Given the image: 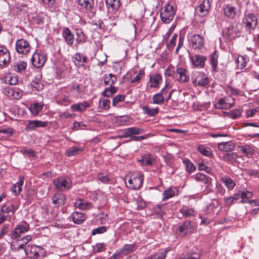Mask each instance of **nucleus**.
Segmentation results:
<instances>
[{"label": "nucleus", "instance_id": "f257e3e1", "mask_svg": "<svg viewBox=\"0 0 259 259\" xmlns=\"http://www.w3.org/2000/svg\"><path fill=\"white\" fill-rule=\"evenodd\" d=\"M175 12L174 7L167 4L164 6L163 11L160 13L161 21L164 23H169L173 19Z\"/></svg>", "mask_w": 259, "mask_h": 259}, {"label": "nucleus", "instance_id": "f03ea898", "mask_svg": "<svg viewBox=\"0 0 259 259\" xmlns=\"http://www.w3.org/2000/svg\"><path fill=\"white\" fill-rule=\"evenodd\" d=\"M53 184L57 190L62 191L69 190L72 186L71 180L67 177H60L54 179Z\"/></svg>", "mask_w": 259, "mask_h": 259}, {"label": "nucleus", "instance_id": "7ed1b4c3", "mask_svg": "<svg viewBox=\"0 0 259 259\" xmlns=\"http://www.w3.org/2000/svg\"><path fill=\"white\" fill-rule=\"evenodd\" d=\"M242 23L245 25L247 29L254 30L257 27L258 20L255 14L249 13L244 16Z\"/></svg>", "mask_w": 259, "mask_h": 259}, {"label": "nucleus", "instance_id": "20e7f679", "mask_svg": "<svg viewBox=\"0 0 259 259\" xmlns=\"http://www.w3.org/2000/svg\"><path fill=\"white\" fill-rule=\"evenodd\" d=\"M191 79L194 86L203 87L208 84V79L203 72L195 73L192 76Z\"/></svg>", "mask_w": 259, "mask_h": 259}, {"label": "nucleus", "instance_id": "39448f33", "mask_svg": "<svg viewBox=\"0 0 259 259\" xmlns=\"http://www.w3.org/2000/svg\"><path fill=\"white\" fill-rule=\"evenodd\" d=\"M29 230V225L26 222H24L18 225L11 233V237L13 239H18L21 237L22 234L28 231Z\"/></svg>", "mask_w": 259, "mask_h": 259}, {"label": "nucleus", "instance_id": "423d86ee", "mask_svg": "<svg viewBox=\"0 0 259 259\" xmlns=\"http://www.w3.org/2000/svg\"><path fill=\"white\" fill-rule=\"evenodd\" d=\"M46 60L47 56L42 52H35L31 57L33 65L37 68L42 67L46 63Z\"/></svg>", "mask_w": 259, "mask_h": 259}, {"label": "nucleus", "instance_id": "0eeeda50", "mask_svg": "<svg viewBox=\"0 0 259 259\" xmlns=\"http://www.w3.org/2000/svg\"><path fill=\"white\" fill-rule=\"evenodd\" d=\"M15 47L18 53L24 55L27 54L31 50V46L28 41L23 38L17 40Z\"/></svg>", "mask_w": 259, "mask_h": 259}, {"label": "nucleus", "instance_id": "6e6552de", "mask_svg": "<svg viewBox=\"0 0 259 259\" xmlns=\"http://www.w3.org/2000/svg\"><path fill=\"white\" fill-rule=\"evenodd\" d=\"M28 251H30V257L33 259L43 258L46 255V251L39 246H29Z\"/></svg>", "mask_w": 259, "mask_h": 259}, {"label": "nucleus", "instance_id": "1a4fd4ad", "mask_svg": "<svg viewBox=\"0 0 259 259\" xmlns=\"http://www.w3.org/2000/svg\"><path fill=\"white\" fill-rule=\"evenodd\" d=\"M189 41L190 45L195 50L201 49L204 46L205 42L204 37L199 34L193 35Z\"/></svg>", "mask_w": 259, "mask_h": 259}, {"label": "nucleus", "instance_id": "9d476101", "mask_svg": "<svg viewBox=\"0 0 259 259\" xmlns=\"http://www.w3.org/2000/svg\"><path fill=\"white\" fill-rule=\"evenodd\" d=\"M210 9V3L208 0H204L203 3L196 8V14L200 17L206 15Z\"/></svg>", "mask_w": 259, "mask_h": 259}, {"label": "nucleus", "instance_id": "9b49d317", "mask_svg": "<svg viewBox=\"0 0 259 259\" xmlns=\"http://www.w3.org/2000/svg\"><path fill=\"white\" fill-rule=\"evenodd\" d=\"M193 228L191 222L186 221L180 225L177 228V232H178L183 236H185L191 232V230Z\"/></svg>", "mask_w": 259, "mask_h": 259}, {"label": "nucleus", "instance_id": "f8f14e48", "mask_svg": "<svg viewBox=\"0 0 259 259\" xmlns=\"http://www.w3.org/2000/svg\"><path fill=\"white\" fill-rule=\"evenodd\" d=\"M48 125V121H42L38 120H29L25 126V130L27 131L34 130L37 127H46Z\"/></svg>", "mask_w": 259, "mask_h": 259}, {"label": "nucleus", "instance_id": "ddd939ff", "mask_svg": "<svg viewBox=\"0 0 259 259\" xmlns=\"http://www.w3.org/2000/svg\"><path fill=\"white\" fill-rule=\"evenodd\" d=\"M128 187L134 190H138L141 188L143 184V176H139L131 178L128 181Z\"/></svg>", "mask_w": 259, "mask_h": 259}, {"label": "nucleus", "instance_id": "4468645a", "mask_svg": "<svg viewBox=\"0 0 259 259\" xmlns=\"http://www.w3.org/2000/svg\"><path fill=\"white\" fill-rule=\"evenodd\" d=\"M11 60L10 53L8 50L3 47H0V65L8 64Z\"/></svg>", "mask_w": 259, "mask_h": 259}, {"label": "nucleus", "instance_id": "2eb2a0df", "mask_svg": "<svg viewBox=\"0 0 259 259\" xmlns=\"http://www.w3.org/2000/svg\"><path fill=\"white\" fill-rule=\"evenodd\" d=\"M72 60L76 67H80L84 66L88 61V58L82 54L76 53L72 57Z\"/></svg>", "mask_w": 259, "mask_h": 259}, {"label": "nucleus", "instance_id": "dca6fc26", "mask_svg": "<svg viewBox=\"0 0 259 259\" xmlns=\"http://www.w3.org/2000/svg\"><path fill=\"white\" fill-rule=\"evenodd\" d=\"M78 5L88 12H94V0H78Z\"/></svg>", "mask_w": 259, "mask_h": 259}, {"label": "nucleus", "instance_id": "f3484780", "mask_svg": "<svg viewBox=\"0 0 259 259\" xmlns=\"http://www.w3.org/2000/svg\"><path fill=\"white\" fill-rule=\"evenodd\" d=\"M190 59L194 66L202 68H203L205 65V62L207 58L203 56L195 55L192 56Z\"/></svg>", "mask_w": 259, "mask_h": 259}, {"label": "nucleus", "instance_id": "a211bd4d", "mask_svg": "<svg viewBox=\"0 0 259 259\" xmlns=\"http://www.w3.org/2000/svg\"><path fill=\"white\" fill-rule=\"evenodd\" d=\"M62 36L66 43L71 46L74 42V35L68 27H64L62 29Z\"/></svg>", "mask_w": 259, "mask_h": 259}, {"label": "nucleus", "instance_id": "6ab92c4d", "mask_svg": "<svg viewBox=\"0 0 259 259\" xmlns=\"http://www.w3.org/2000/svg\"><path fill=\"white\" fill-rule=\"evenodd\" d=\"M239 29L237 26L230 25L226 29L225 35L229 39L231 40L239 36Z\"/></svg>", "mask_w": 259, "mask_h": 259}, {"label": "nucleus", "instance_id": "aec40b11", "mask_svg": "<svg viewBox=\"0 0 259 259\" xmlns=\"http://www.w3.org/2000/svg\"><path fill=\"white\" fill-rule=\"evenodd\" d=\"M154 161V156L149 153L142 155L141 159L138 160L142 165L144 166H151Z\"/></svg>", "mask_w": 259, "mask_h": 259}, {"label": "nucleus", "instance_id": "412c9836", "mask_svg": "<svg viewBox=\"0 0 259 259\" xmlns=\"http://www.w3.org/2000/svg\"><path fill=\"white\" fill-rule=\"evenodd\" d=\"M143 132L144 130L142 128H139L137 127H132L125 130L123 137H131L132 138L133 136H135L134 135L141 134Z\"/></svg>", "mask_w": 259, "mask_h": 259}, {"label": "nucleus", "instance_id": "4be33fe9", "mask_svg": "<svg viewBox=\"0 0 259 259\" xmlns=\"http://www.w3.org/2000/svg\"><path fill=\"white\" fill-rule=\"evenodd\" d=\"M31 89L33 91H40L44 89V84L41 80V75L38 74L31 83Z\"/></svg>", "mask_w": 259, "mask_h": 259}, {"label": "nucleus", "instance_id": "5701e85b", "mask_svg": "<svg viewBox=\"0 0 259 259\" xmlns=\"http://www.w3.org/2000/svg\"><path fill=\"white\" fill-rule=\"evenodd\" d=\"M108 12L117 11L120 7V0H105Z\"/></svg>", "mask_w": 259, "mask_h": 259}, {"label": "nucleus", "instance_id": "b1692460", "mask_svg": "<svg viewBox=\"0 0 259 259\" xmlns=\"http://www.w3.org/2000/svg\"><path fill=\"white\" fill-rule=\"evenodd\" d=\"M90 106V105L87 101H84L82 103L72 104L71 105L70 108L73 112H82Z\"/></svg>", "mask_w": 259, "mask_h": 259}, {"label": "nucleus", "instance_id": "393cba45", "mask_svg": "<svg viewBox=\"0 0 259 259\" xmlns=\"http://www.w3.org/2000/svg\"><path fill=\"white\" fill-rule=\"evenodd\" d=\"M65 196L63 193H57L52 197L53 203L57 206H60L65 203Z\"/></svg>", "mask_w": 259, "mask_h": 259}, {"label": "nucleus", "instance_id": "a878e982", "mask_svg": "<svg viewBox=\"0 0 259 259\" xmlns=\"http://www.w3.org/2000/svg\"><path fill=\"white\" fill-rule=\"evenodd\" d=\"M167 87V84L166 83L164 88H163L160 93L155 94L152 98L153 103L156 104H162L164 101V95L165 88Z\"/></svg>", "mask_w": 259, "mask_h": 259}, {"label": "nucleus", "instance_id": "bb28decb", "mask_svg": "<svg viewBox=\"0 0 259 259\" xmlns=\"http://www.w3.org/2000/svg\"><path fill=\"white\" fill-rule=\"evenodd\" d=\"M239 148L241 152L248 158L251 157L254 151L253 146L247 144L241 146Z\"/></svg>", "mask_w": 259, "mask_h": 259}, {"label": "nucleus", "instance_id": "cd10ccee", "mask_svg": "<svg viewBox=\"0 0 259 259\" xmlns=\"http://www.w3.org/2000/svg\"><path fill=\"white\" fill-rule=\"evenodd\" d=\"M44 104L35 102L31 104L29 109L32 115L36 116L42 110Z\"/></svg>", "mask_w": 259, "mask_h": 259}, {"label": "nucleus", "instance_id": "c85d7f7f", "mask_svg": "<svg viewBox=\"0 0 259 259\" xmlns=\"http://www.w3.org/2000/svg\"><path fill=\"white\" fill-rule=\"evenodd\" d=\"M224 13L226 17L229 19H235L236 15V8L234 7L227 5L224 9Z\"/></svg>", "mask_w": 259, "mask_h": 259}, {"label": "nucleus", "instance_id": "c756f323", "mask_svg": "<svg viewBox=\"0 0 259 259\" xmlns=\"http://www.w3.org/2000/svg\"><path fill=\"white\" fill-rule=\"evenodd\" d=\"M218 149L223 151L230 152L233 150L235 147L234 144L231 141L221 143L218 144Z\"/></svg>", "mask_w": 259, "mask_h": 259}, {"label": "nucleus", "instance_id": "7c9ffc66", "mask_svg": "<svg viewBox=\"0 0 259 259\" xmlns=\"http://www.w3.org/2000/svg\"><path fill=\"white\" fill-rule=\"evenodd\" d=\"M228 100H226L224 99H220L218 103L215 105V108L221 109H226L232 107L234 104L228 102Z\"/></svg>", "mask_w": 259, "mask_h": 259}, {"label": "nucleus", "instance_id": "2f4dec72", "mask_svg": "<svg viewBox=\"0 0 259 259\" xmlns=\"http://www.w3.org/2000/svg\"><path fill=\"white\" fill-rule=\"evenodd\" d=\"M161 80V76L158 73H154L152 76L150 75L149 82L150 83V87L157 88L158 87Z\"/></svg>", "mask_w": 259, "mask_h": 259}, {"label": "nucleus", "instance_id": "473e14b6", "mask_svg": "<svg viewBox=\"0 0 259 259\" xmlns=\"http://www.w3.org/2000/svg\"><path fill=\"white\" fill-rule=\"evenodd\" d=\"M177 73L179 75L180 77L178 80L182 82L188 81L189 79V76L187 75L188 71L183 68H178L177 69Z\"/></svg>", "mask_w": 259, "mask_h": 259}, {"label": "nucleus", "instance_id": "72a5a7b5", "mask_svg": "<svg viewBox=\"0 0 259 259\" xmlns=\"http://www.w3.org/2000/svg\"><path fill=\"white\" fill-rule=\"evenodd\" d=\"M86 219L85 215L81 212H74L72 213V220L76 224H82Z\"/></svg>", "mask_w": 259, "mask_h": 259}, {"label": "nucleus", "instance_id": "f704fd0d", "mask_svg": "<svg viewBox=\"0 0 259 259\" xmlns=\"http://www.w3.org/2000/svg\"><path fill=\"white\" fill-rule=\"evenodd\" d=\"M25 178L24 176H21L19 178V181L16 183L11 188L12 191L16 195L19 194L22 191V186L23 185Z\"/></svg>", "mask_w": 259, "mask_h": 259}, {"label": "nucleus", "instance_id": "c9c22d12", "mask_svg": "<svg viewBox=\"0 0 259 259\" xmlns=\"http://www.w3.org/2000/svg\"><path fill=\"white\" fill-rule=\"evenodd\" d=\"M221 181L225 184L228 190H232L236 185L235 183L229 176L221 178Z\"/></svg>", "mask_w": 259, "mask_h": 259}, {"label": "nucleus", "instance_id": "e433bc0d", "mask_svg": "<svg viewBox=\"0 0 259 259\" xmlns=\"http://www.w3.org/2000/svg\"><path fill=\"white\" fill-rule=\"evenodd\" d=\"M18 206L16 205L11 204L10 205H3L1 209V212L3 213H11L13 214L17 209Z\"/></svg>", "mask_w": 259, "mask_h": 259}, {"label": "nucleus", "instance_id": "4c0bfd02", "mask_svg": "<svg viewBox=\"0 0 259 259\" xmlns=\"http://www.w3.org/2000/svg\"><path fill=\"white\" fill-rule=\"evenodd\" d=\"M143 113L148 115V116H156L159 111L158 107L155 108H150L148 106H145L142 108Z\"/></svg>", "mask_w": 259, "mask_h": 259}, {"label": "nucleus", "instance_id": "58836bf2", "mask_svg": "<svg viewBox=\"0 0 259 259\" xmlns=\"http://www.w3.org/2000/svg\"><path fill=\"white\" fill-rule=\"evenodd\" d=\"M117 78L116 76L111 73L109 75L106 74L104 76V82L105 85H110V87L113 86Z\"/></svg>", "mask_w": 259, "mask_h": 259}, {"label": "nucleus", "instance_id": "ea45409f", "mask_svg": "<svg viewBox=\"0 0 259 259\" xmlns=\"http://www.w3.org/2000/svg\"><path fill=\"white\" fill-rule=\"evenodd\" d=\"M27 67V63L23 61L16 62L13 66V69L18 72H21L24 70Z\"/></svg>", "mask_w": 259, "mask_h": 259}, {"label": "nucleus", "instance_id": "a19ab883", "mask_svg": "<svg viewBox=\"0 0 259 259\" xmlns=\"http://www.w3.org/2000/svg\"><path fill=\"white\" fill-rule=\"evenodd\" d=\"M240 198V193H235L233 196L224 198L225 204L227 206H230L234 203L235 201L238 200Z\"/></svg>", "mask_w": 259, "mask_h": 259}, {"label": "nucleus", "instance_id": "79ce46f5", "mask_svg": "<svg viewBox=\"0 0 259 259\" xmlns=\"http://www.w3.org/2000/svg\"><path fill=\"white\" fill-rule=\"evenodd\" d=\"M218 56H219L217 51H214L210 55V63L212 66V68L214 71H217Z\"/></svg>", "mask_w": 259, "mask_h": 259}, {"label": "nucleus", "instance_id": "37998d69", "mask_svg": "<svg viewBox=\"0 0 259 259\" xmlns=\"http://www.w3.org/2000/svg\"><path fill=\"white\" fill-rule=\"evenodd\" d=\"M76 34V41L78 44H83L86 41V36L81 29H77Z\"/></svg>", "mask_w": 259, "mask_h": 259}, {"label": "nucleus", "instance_id": "c03bdc74", "mask_svg": "<svg viewBox=\"0 0 259 259\" xmlns=\"http://www.w3.org/2000/svg\"><path fill=\"white\" fill-rule=\"evenodd\" d=\"M74 205L76 207L82 209H86L92 206L91 203L86 202L83 199L77 200Z\"/></svg>", "mask_w": 259, "mask_h": 259}, {"label": "nucleus", "instance_id": "a18cd8bd", "mask_svg": "<svg viewBox=\"0 0 259 259\" xmlns=\"http://www.w3.org/2000/svg\"><path fill=\"white\" fill-rule=\"evenodd\" d=\"M197 150L200 153L205 156L211 157L212 155L210 149L208 147H205L204 145H200L198 146Z\"/></svg>", "mask_w": 259, "mask_h": 259}, {"label": "nucleus", "instance_id": "49530a36", "mask_svg": "<svg viewBox=\"0 0 259 259\" xmlns=\"http://www.w3.org/2000/svg\"><path fill=\"white\" fill-rule=\"evenodd\" d=\"M201 255V251L197 250L196 251H191L189 252L187 254V256L180 259H200Z\"/></svg>", "mask_w": 259, "mask_h": 259}, {"label": "nucleus", "instance_id": "de8ad7c7", "mask_svg": "<svg viewBox=\"0 0 259 259\" xmlns=\"http://www.w3.org/2000/svg\"><path fill=\"white\" fill-rule=\"evenodd\" d=\"M224 113L229 117L232 119H236L241 115V112L240 109H235L230 112H225Z\"/></svg>", "mask_w": 259, "mask_h": 259}, {"label": "nucleus", "instance_id": "09e8293b", "mask_svg": "<svg viewBox=\"0 0 259 259\" xmlns=\"http://www.w3.org/2000/svg\"><path fill=\"white\" fill-rule=\"evenodd\" d=\"M135 249V244H125L123 247L120 250L121 254L124 253L125 254L131 253Z\"/></svg>", "mask_w": 259, "mask_h": 259}, {"label": "nucleus", "instance_id": "8fccbe9b", "mask_svg": "<svg viewBox=\"0 0 259 259\" xmlns=\"http://www.w3.org/2000/svg\"><path fill=\"white\" fill-rule=\"evenodd\" d=\"M237 67L239 69L244 68L246 65V58L242 56H239L236 60Z\"/></svg>", "mask_w": 259, "mask_h": 259}, {"label": "nucleus", "instance_id": "3c124183", "mask_svg": "<svg viewBox=\"0 0 259 259\" xmlns=\"http://www.w3.org/2000/svg\"><path fill=\"white\" fill-rule=\"evenodd\" d=\"M237 157L236 153H226L223 154V159L224 160L228 162L234 161Z\"/></svg>", "mask_w": 259, "mask_h": 259}, {"label": "nucleus", "instance_id": "603ef678", "mask_svg": "<svg viewBox=\"0 0 259 259\" xmlns=\"http://www.w3.org/2000/svg\"><path fill=\"white\" fill-rule=\"evenodd\" d=\"M167 251L163 250L161 251L156 252L154 254L148 257L149 259H164L166 257Z\"/></svg>", "mask_w": 259, "mask_h": 259}, {"label": "nucleus", "instance_id": "864d4df0", "mask_svg": "<svg viewBox=\"0 0 259 259\" xmlns=\"http://www.w3.org/2000/svg\"><path fill=\"white\" fill-rule=\"evenodd\" d=\"M116 92L117 89L113 86H111L110 88L105 89V90L102 92V95L104 97H110Z\"/></svg>", "mask_w": 259, "mask_h": 259}, {"label": "nucleus", "instance_id": "5fc2aeb1", "mask_svg": "<svg viewBox=\"0 0 259 259\" xmlns=\"http://www.w3.org/2000/svg\"><path fill=\"white\" fill-rule=\"evenodd\" d=\"M180 212L186 218L195 215V211L192 208H183L180 210Z\"/></svg>", "mask_w": 259, "mask_h": 259}, {"label": "nucleus", "instance_id": "6e6d98bb", "mask_svg": "<svg viewBox=\"0 0 259 259\" xmlns=\"http://www.w3.org/2000/svg\"><path fill=\"white\" fill-rule=\"evenodd\" d=\"M183 163L185 164L186 170L188 172H192L195 170V165L188 159L183 160Z\"/></svg>", "mask_w": 259, "mask_h": 259}, {"label": "nucleus", "instance_id": "4d7b16f0", "mask_svg": "<svg viewBox=\"0 0 259 259\" xmlns=\"http://www.w3.org/2000/svg\"><path fill=\"white\" fill-rule=\"evenodd\" d=\"M165 204L156 205L153 207L154 211L159 217H162L164 214V211L163 210V207H164Z\"/></svg>", "mask_w": 259, "mask_h": 259}, {"label": "nucleus", "instance_id": "13d9d810", "mask_svg": "<svg viewBox=\"0 0 259 259\" xmlns=\"http://www.w3.org/2000/svg\"><path fill=\"white\" fill-rule=\"evenodd\" d=\"M81 151L82 150L81 149L78 148L76 147H71L66 151V155L68 157L75 156Z\"/></svg>", "mask_w": 259, "mask_h": 259}, {"label": "nucleus", "instance_id": "bf43d9fd", "mask_svg": "<svg viewBox=\"0 0 259 259\" xmlns=\"http://www.w3.org/2000/svg\"><path fill=\"white\" fill-rule=\"evenodd\" d=\"M145 71L143 69L140 70L138 74L134 77H133L131 80V83H139L140 80L144 76Z\"/></svg>", "mask_w": 259, "mask_h": 259}, {"label": "nucleus", "instance_id": "052dcab7", "mask_svg": "<svg viewBox=\"0 0 259 259\" xmlns=\"http://www.w3.org/2000/svg\"><path fill=\"white\" fill-rule=\"evenodd\" d=\"M71 102V100L68 96H64L62 99H59L57 101L58 104L63 106H67Z\"/></svg>", "mask_w": 259, "mask_h": 259}, {"label": "nucleus", "instance_id": "680f3d73", "mask_svg": "<svg viewBox=\"0 0 259 259\" xmlns=\"http://www.w3.org/2000/svg\"><path fill=\"white\" fill-rule=\"evenodd\" d=\"M175 192L171 189L165 190L163 193V200H166L175 196Z\"/></svg>", "mask_w": 259, "mask_h": 259}, {"label": "nucleus", "instance_id": "e2e57ef3", "mask_svg": "<svg viewBox=\"0 0 259 259\" xmlns=\"http://www.w3.org/2000/svg\"><path fill=\"white\" fill-rule=\"evenodd\" d=\"M97 179L103 183H107L109 181L108 176L102 172H99L98 174Z\"/></svg>", "mask_w": 259, "mask_h": 259}, {"label": "nucleus", "instance_id": "0e129e2a", "mask_svg": "<svg viewBox=\"0 0 259 259\" xmlns=\"http://www.w3.org/2000/svg\"><path fill=\"white\" fill-rule=\"evenodd\" d=\"M107 231V228L105 226H101L94 229L92 231V235H95L98 234H103Z\"/></svg>", "mask_w": 259, "mask_h": 259}, {"label": "nucleus", "instance_id": "69168bd1", "mask_svg": "<svg viewBox=\"0 0 259 259\" xmlns=\"http://www.w3.org/2000/svg\"><path fill=\"white\" fill-rule=\"evenodd\" d=\"M20 152L23 154L28 155L30 157L35 156V152L31 149H27L25 147H22L21 149Z\"/></svg>", "mask_w": 259, "mask_h": 259}, {"label": "nucleus", "instance_id": "338daca9", "mask_svg": "<svg viewBox=\"0 0 259 259\" xmlns=\"http://www.w3.org/2000/svg\"><path fill=\"white\" fill-rule=\"evenodd\" d=\"M125 99L124 95H116L113 98L112 105L115 106L118 102L123 101Z\"/></svg>", "mask_w": 259, "mask_h": 259}, {"label": "nucleus", "instance_id": "774afa93", "mask_svg": "<svg viewBox=\"0 0 259 259\" xmlns=\"http://www.w3.org/2000/svg\"><path fill=\"white\" fill-rule=\"evenodd\" d=\"M104 244L103 243H97L93 246V251L94 252H100L104 250Z\"/></svg>", "mask_w": 259, "mask_h": 259}]
</instances>
